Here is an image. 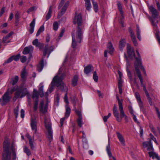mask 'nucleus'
Returning <instances> with one entry per match:
<instances>
[{
  "label": "nucleus",
  "mask_w": 160,
  "mask_h": 160,
  "mask_svg": "<svg viewBox=\"0 0 160 160\" xmlns=\"http://www.w3.org/2000/svg\"><path fill=\"white\" fill-rule=\"evenodd\" d=\"M127 53L129 57L131 59H133V58H135L136 60L134 64V66L136 73L140 81L141 86L143 87V90L145 92L146 96H148L149 95V94L146 88L145 85L143 83L142 77L139 69V68L142 69L144 74L146 75V73L145 69L142 65L140 54L139 52L137 50H136L138 57H135L133 48L131 47L130 45L128 43L127 44Z\"/></svg>",
  "instance_id": "f257e3e1"
},
{
  "label": "nucleus",
  "mask_w": 160,
  "mask_h": 160,
  "mask_svg": "<svg viewBox=\"0 0 160 160\" xmlns=\"http://www.w3.org/2000/svg\"><path fill=\"white\" fill-rule=\"evenodd\" d=\"M73 22L74 24H77L78 26L76 31H73L72 33V47L73 48H75L81 43L83 36L82 28L80 27L82 23L81 14L76 15L74 18Z\"/></svg>",
  "instance_id": "f03ea898"
},
{
  "label": "nucleus",
  "mask_w": 160,
  "mask_h": 160,
  "mask_svg": "<svg viewBox=\"0 0 160 160\" xmlns=\"http://www.w3.org/2000/svg\"><path fill=\"white\" fill-rule=\"evenodd\" d=\"M11 155L12 160H16V155L14 146L13 144L10 146L9 140L5 139L3 144L2 160H11Z\"/></svg>",
  "instance_id": "7ed1b4c3"
},
{
  "label": "nucleus",
  "mask_w": 160,
  "mask_h": 160,
  "mask_svg": "<svg viewBox=\"0 0 160 160\" xmlns=\"http://www.w3.org/2000/svg\"><path fill=\"white\" fill-rule=\"evenodd\" d=\"M116 98L118 102L119 106V109L120 112V118L119 117V113L117 110L116 105L115 104L114 105L113 111V114L114 117L117 120L118 122H121L122 120V118H124L125 121L127 122L128 121V117L126 115L123 110V108L122 106V99L120 100L119 98L118 95L117 94L116 95Z\"/></svg>",
  "instance_id": "20e7f679"
},
{
  "label": "nucleus",
  "mask_w": 160,
  "mask_h": 160,
  "mask_svg": "<svg viewBox=\"0 0 160 160\" xmlns=\"http://www.w3.org/2000/svg\"><path fill=\"white\" fill-rule=\"evenodd\" d=\"M62 69L60 68L57 75L55 76L53 78L51 83L52 86L48 89L50 93L53 90V87L55 84H57L58 87L61 86V88L62 89V88L64 87V84L62 82L64 77V75L62 74Z\"/></svg>",
  "instance_id": "39448f33"
},
{
  "label": "nucleus",
  "mask_w": 160,
  "mask_h": 160,
  "mask_svg": "<svg viewBox=\"0 0 160 160\" xmlns=\"http://www.w3.org/2000/svg\"><path fill=\"white\" fill-rule=\"evenodd\" d=\"M149 10L152 14V17L150 19L151 22L153 25L156 26V24L158 22L157 19L158 18V13L152 6L149 7Z\"/></svg>",
  "instance_id": "423d86ee"
},
{
  "label": "nucleus",
  "mask_w": 160,
  "mask_h": 160,
  "mask_svg": "<svg viewBox=\"0 0 160 160\" xmlns=\"http://www.w3.org/2000/svg\"><path fill=\"white\" fill-rule=\"evenodd\" d=\"M44 120L45 127L48 130L47 136L50 142H51L52 139V130L51 123L49 118H45Z\"/></svg>",
  "instance_id": "0eeeda50"
},
{
  "label": "nucleus",
  "mask_w": 160,
  "mask_h": 160,
  "mask_svg": "<svg viewBox=\"0 0 160 160\" xmlns=\"http://www.w3.org/2000/svg\"><path fill=\"white\" fill-rule=\"evenodd\" d=\"M64 2L65 0H61L59 4L58 7V9H60L63 5H64L63 6L60 12L58 14V18H59L60 17L62 16L65 12L69 5V2L68 1L66 2L65 3H64Z\"/></svg>",
  "instance_id": "6e6552de"
},
{
  "label": "nucleus",
  "mask_w": 160,
  "mask_h": 160,
  "mask_svg": "<svg viewBox=\"0 0 160 160\" xmlns=\"http://www.w3.org/2000/svg\"><path fill=\"white\" fill-rule=\"evenodd\" d=\"M65 109L66 112L64 117L61 118L60 120V123L61 127L62 126L65 120L67 118L70 116L71 110L70 107H69V106H68V105H66Z\"/></svg>",
  "instance_id": "1a4fd4ad"
},
{
  "label": "nucleus",
  "mask_w": 160,
  "mask_h": 160,
  "mask_svg": "<svg viewBox=\"0 0 160 160\" xmlns=\"http://www.w3.org/2000/svg\"><path fill=\"white\" fill-rule=\"evenodd\" d=\"M75 112L78 116V118L77 119V124L79 127H81L82 125L84 124L82 120L81 112V111L77 110L76 109H75Z\"/></svg>",
  "instance_id": "9d476101"
},
{
  "label": "nucleus",
  "mask_w": 160,
  "mask_h": 160,
  "mask_svg": "<svg viewBox=\"0 0 160 160\" xmlns=\"http://www.w3.org/2000/svg\"><path fill=\"white\" fill-rule=\"evenodd\" d=\"M31 125L32 130L34 131L36 133L37 129V125L36 116H33L32 117Z\"/></svg>",
  "instance_id": "9b49d317"
},
{
  "label": "nucleus",
  "mask_w": 160,
  "mask_h": 160,
  "mask_svg": "<svg viewBox=\"0 0 160 160\" xmlns=\"http://www.w3.org/2000/svg\"><path fill=\"white\" fill-rule=\"evenodd\" d=\"M117 5L121 16V17L120 18V23L122 27H124V22L122 19L124 18V16L123 14L121 3L119 2H118L117 3Z\"/></svg>",
  "instance_id": "f8f14e48"
},
{
  "label": "nucleus",
  "mask_w": 160,
  "mask_h": 160,
  "mask_svg": "<svg viewBox=\"0 0 160 160\" xmlns=\"http://www.w3.org/2000/svg\"><path fill=\"white\" fill-rule=\"evenodd\" d=\"M144 148H146L148 151H152L153 150L152 145L151 142V140L150 139L148 141L144 142L142 143Z\"/></svg>",
  "instance_id": "ddd939ff"
},
{
  "label": "nucleus",
  "mask_w": 160,
  "mask_h": 160,
  "mask_svg": "<svg viewBox=\"0 0 160 160\" xmlns=\"http://www.w3.org/2000/svg\"><path fill=\"white\" fill-rule=\"evenodd\" d=\"M54 48L53 46L48 47V45H46L43 51V56L45 57L47 54L48 53V57H49L50 53L54 49Z\"/></svg>",
  "instance_id": "4468645a"
},
{
  "label": "nucleus",
  "mask_w": 160,
  "mask_h": 160,
  "mask_svg": "<svg viewBox=\"0 0 160 160\" xmlns=\"http://www.w3.org/2000/svg\"><path fill=\"white\" fill-rule=\"evenodd\" d=\"M20 89L21 92V98L24 97L25 95L29 94V92L27 90V88L24 86V84H22L20 86Z\"/></svg>",
  "instance_id": "2eb2a0df"
},
{
  "label": "nucleus",
  "mask_w": 160,
  "mask_h": 160,
  "mask_svg": "<svg viewBox=\"0 0 160 160\" xmlns=\"http://www.w3.org/2000/svg\"><path fill=\"white\" fill-rule=\"evenodd\" d=\"M135 95L141 110L142 111H144V108L143 106V104L141 101L139 93L138 92H136L135 93Z\"/></svg>",
  "instance_id": "dca6fc26"
},
{
  "label": "nucleus",
  "mask_w": 160,
  "mask_h": 160,
  "mask_svg": "<svg viewBox=\"0 0 160 160\" xmlns=\"http://www.w3.org/2000/svg\"><path fill=\"white\" fill-rule=\"evenodd\" d=\"M44 101H42L40 102V111L43 114L45 113L47 111L48 104L47 103L44 107L43 106Z\"/></svg>",
  "instance_id": "f3484780"
},
{
  "label": "nucleus",
  "mask_w": 160,
  "mask_h": 160,
  "mask_svg": "<svg viewBox=\"0 0 160 160\" xmlns=\"http://www.w3.org/2000/svg\"><path fill=\"white\" fill-rule=\"evenodd\" d=\"M124 56L126 58V60L127 62V68H126V70L127 71L128 73V75L129 78L132 81V78L131 74V73L130 71L129 70L128 66H129V63L128 60V59L127 56L126 55V53L124 54Z\"/></svg>",
  "instance_id": "a211bd4d"
},
{
  "label": "nucleus",
  "mask_w": 160,
  "mask_h": 160,
  "mask_svg": "<svg viewBox=\"0 0 160 160\" xmlns=\"http://www.w3.org/2000/svg\"><path fill=\"white\" fill-rule=\"evenodd\" d=\"M10 98L9 94L7 92L4 94L2 98V101L1 104L3 105L9 101Z\"/></svg>",
  "instance_id": "6ab92c4d"
},
{
  "label": "nucleus",
  "mask_w": 160,
  "mask_h": 160,
  "mask_svg": "<svg viewBox=\"0 0 160 160\" xmlns=\"http://www.w3.org/2000/svg\"><path fill=\"white\" fill-rule=\"evenodd\" d=\"M33 50V48L32 46H29L25 47L22 52L24 54H27L29 53L32 52Z\"/></svg>",
  "instance_id": "aec40b11"
},
{
  "label": "nucleus",
  "mask_w": 160,
  "mask_h": 160,
  "mask_svg": "<svg viewBox=\"0 0 160 160\" xmlns=\"http://www.w3.org/2000/svg\"><path fill=\"white\" fill-rule=\"evenodd\" d=\"M13 32H10L7 35L3 37L2 38V42L3 43H8L10 42V41L9 39L10 38Z\"/></svg>",
  "instance_id": "412c9836"
},
{
  "label": "nucleus",
  "mask_w": 160,
  "mask_h": 160,
  "mask_svg": "<svg viewBox=\"0 0 160 160\" xmlns=\"http://www.w3.org/2000/svg\"><path fill=\"white\" fill-rule=\"evenodd\" d=\"M116 134L121 143L123 146L125 145V140L122 135L119 132H117Z\"/></svg>",
  "instance_id": "4be33fe9"
},
{
  "label": "nucleus",
  "mask_w": 160,
  "mask_h": 160,
  "mask_svg": "<svg viewBox=\"0 0 160 160\" xmlns=\"http://www.w3.org/2000/svg\"><path fill=\"white\" fill-rule=\"evenodd\" d=\"M32 43L33 45L35 46L36 47H39L40 49L42 48L44 45L43 43L39 42L38 39H35L32 42Z\"/></svg>",
  "instance_id": "5701e85b"
},
{
  "label": "nucleus",
  "mask_w": 160,
  "mask_h": 160,
  "mask_svg": "<svg viewBox=\"0 0 160 160\" xmlns=\"http://www.w3.org/2000/svg\"><path fill=\"white\" fill-rule=\"evenodd\" d=\"M149 155L150 157H152V159H156L158 160H160V158L158 154L155 152L152 151L149 152Z\"/></svg>",
  "instance_id": "b1692460"
},
{
  "label": "nucleus",
  "mask_w": 160,
  "mask_h": 160,
  "mask_svg": "<svg viewBox=\"0 0 160 160\" xmlns=\"http://www.w3.org/2000/svg\"><path fill=\"white\" fill-rule=\"evenodd\" d=\"M114 48L113 47L112 44L111 42H109L107 45V51L109 53L112 54L113 52Z\"/></svg>",
  "instance_id": "393cba45"
},
{
  "label": "nucleus",
  "mask_w": 160,
  "mask_h": 160,
  "mask_svg": "<svg viewBox=\"0 0 160 160\" xmlns=\"http://www.w3.org/2000/svg\"><path fill=\"white\" fill-rule=\"evenodd\" d=\"M35 23V19H34L30 24V28H29V31L31 34L32 33L34 32Z\"/></svg>",
  "instance_id": "a878e982"
},
{
  "label": "nucleus",
  "mask_w": 160,
  "mask_h": 160,
  "mask_svg": "<svg viewBox=\"0 0 160 160\" xmlns=\"http://www.w3.org/2000/svg\"><path fill=\"white\" fill-rule=\"evenodd\" d=\"M93 70V67L92 66H88L84 68V72L87 74H89Z\"/></svg>",
  "instance_id": "bb28decb"
},
{
  "label": "nucleus",
  "mask_w": 160,
  "mask_h": 160,
  "mask_svg": "<svg viewBox=\"0 0 160 160\" xmlns=\"http://www.w3.org/2000/svg\"><path fill=\"white\" fill-rule=\"evenodd\" d=\"M21 77L22 78L25 80L27 76L28 73L24 68L22 70L21 72Z\"/></svg>",
  "instance_id": "cd10ccee"
},
{
  "label": "nucleus",
  "mask_w": 160,
  "mask_h": 160,
  "mask_svg": "<svg viewBox=\"0 0 160 160\" xmlns=\"http://www.w3.org/2000/svg\"><path fill=\"white\" fill-rule=\"evenodd\" d=\"M126 41L124 39H121L119 42V48L121 50H122L125 46Z\"/></svg>",
  "instance_id": "c85d7f7f"
},
{
  "label": "nucleus",
  "mask_w": 160,
  "mask_h": 160,
  "mask_svg": "<svg viewBox=\"0 0 160 160\" xmlns=\"http://www.w3.org/2000/svg\"><path fill=\"white\" fill-rule=\"evenodd\" d=\"M65 88L64 90H66V92L65 94V96L64 98V102L67 104L66 105H68V104L69 103V101H68V98L67 96V92L68 91V89L64 85V87L63 88Z\"/></svg>",
  "instance_id": "c756f323"
},
{
  "label": "nucleus",
  "mask_w": 160,
  "mask_h": 160,
  "mask_svg": "<svg viewBox=\"0 0 160 160\" xmlns=\"http://www.w3.org/2000/svg\"><path fill=\"white\" fill-rule=\"evenodd\" d=\"M78 76L77 75L75 76L72 80V85L73 86L77 85V82L78 80Z\"/></svg>",
  "instance_id": "7c9ffc66"
},
{
  "label": "nucleus",
  "mask_w": 160,
  "mask_h": 160,
  "mask_svg": "<svg viewBox=\"0 0 160 160\" xmlns=\"http://www.w3.org/2000/svg\"><path fill=\"white\" fill-rule=\"evenodd\" d=\"M106 151L108 156L110 159H112V154L110 151V147L109 144H108L106 147Z\"/></svg>",
  "instance_id": "2f4dec72"
},
{
  "label": "nucleus",
  "mask_w": 160,
  "mask_h": 160,
  "mask_svg": "<svg viewBox=\"0 0 160 160\" xmlns=\"http://www.w3.org/2000/svg\"><path fill=\"white\" fill-rule=\"evenodd\" d=\"M39 93L38 91L35 89L33 90V93L32 96L33 99L36 98V100H38Z\"/></svg>",
  "instance_id": "473e14b6"
},
{
  "label": "nucleus",
  "mask_w": 160,
  "mask_h": 160,
  "mask_svg": "<svg viewBox=\"0 0 160 160\" xmlns=\"http://www.w3.org/2000/svg\"><path fill=\"white\" fill-rule=\"evenodd\" d=\"M23 151L24 152L26 153L28 156L31 155V151L28 148L27 146H25L24 147Z\"/></svg>",
  "instance_id": "72a5a7b5"
},
{
  "label": "nucleus",
  "mask_w": 160,
  "mask_h": 160,
  "mask_svg": "<svg viewBox=\"0 0 160 160\" xmlns=\"http://www.w3.org/2000/svg\"><path fill=\"white\" fill-rule=\"evenodd\" d=\"M44 66V62L43 61H41L40 64L37 66V69L38 71L41 72L42 69Z\"/></svg>",
  "instance_id": "f704fd0d"
},
{
  "label": "nucleus",
  "mask_w": 160,
  "mask_h": 160,
  "mask_svg": "<svg viewBox=\"0 0 160 160\" xmlns=\"http://www.w3.org/2000/svg\"><path fill=\"white\" fill-rule=\"evenodd\" d=\"M85 7L87 10L89 11L91 8V4L90 3V0L85 1Z\"/></svg>",
  "instance_id": "c9c22d12"
},
{
  "label": "nucleus",
  "mask_w": 160,
  "mask_h": 160,
  "mask_svg": "<svg viewBox=\"0 0 160 160\" xmlns=\"http://www.w3.org/2000/svg\"><path fill=\"white\" fill-rule=\"evenodd\" d=\"M52 13L51 6L49 8L48 12L46 16V19L47 20H48L51 17Z\"/></svg>",
  "instance_id": "e433bc0d"
},
{
  "label": "nucleus",
  "mask_w": 160,
  "mask_h": 160,
  "mask_svg": "<svg viewBox=\"0 0 160 160\" xmlns=\"http://www.w3.org/2000/svg\"><path fill=\"white\" fill-rule=\"evenodd\" d=\"M92 4L93 7L95 12H97L98 9V5L97 2H95L94 1L92 0Z\"/></svg>",
  "instance_id": "4c0bfd02"
},
{
  "label": "nucleus",
  "mask_w": 160,
  "mask_h": 160,
  "mask_svg": "<svg viewBox=\"0 0 160 160\" xmlns=\"http://www.w3.org/2000/svg\"><path fill=\"white\" fill-rule=\"evenodd\" d=\"M137 38L141 40L140 31L138 25L137 26Z\"/></svg>",
  "instance_id": "58836bf2"
},
{
  "label": "nucleus",
  "mask_w": 160,
  "mask_h": 160,
  "mask_svg": "<svg viewBox=\"0 0 160 160\" xmlns=\"http://www.w3.org/2000/svg\"><path fill=\"white\" fill-rule=\"evenodd\" d=\"M130 33L131 38L132 40L136 39L134 33L133 31L131 29H130L129 30Z\"/></svg>",
  "instance_id": "ea45409f"
},
{
  "label": "nucleus",
  "mask_w": 160,
  "mask_h": 160,
  "mask_svg": "<svg viewBox=\"0 0 160 160\" xmlns=\"http://www.w3.org/2000/svg\"><path fill=\"white\" fill-rule=\"evenodd\" d=\"M21 92L20 90V89L18 90H17L16 92L15 93V97H17V98H20L21 96Z\"/></svg>",
  "instance_id": "a19ab883"
},
{
  "label": "nucleus",
  "mask_w": 160,
  "mask_h": 160,
  "mask_svg": "<svg viewBox=\"0 0 160 160\" xmlns=\"http://www.w3.org/2000/svg\"><path fill=\"white\" fill-rule=\"evenodd\" d=\"M18 76H15L14 78L12 79V84L13 85L15 84L18 82Z\"/></svg>",
  "instance_id": "79ce46f5"
},
{
  "label": "nucleus",
  "mask_w": 160,
  "mask_h": 160,
  "mask_svg": "<svg viewBox=\"0 0 160 160\" xmlns=\"http://www.w3.org/2000/svg\"><path fill=\"white\" fill-rule=\"evenodd\" d=\"M53 29L55 31H57L58 28V24L57 22H54L53 25Z\"/></svg>",
  "instance_id": "37998d69"
},
{
  "label": "nucleus",
  "mask_w": 160,
  "mask_h": 160,
  "mask_svg": "<svg viewBox=\"0 0 160 160\" xmlns=\"http://www.w3.org/2000/svg\"><path fill=\"white\" fill-rule=\"evenodd\" d=\"M43 86H42L41 87H40L39 89V94L40 95L41 97H42L44 95V93L43 92Z\"/></svg>",
  "instance_id": "c03bdc74"
},
{
  "label": "nucleus",
  "mask_w": 160,
  "mask_h": 160,
  "mask_svg": "<svg viewBox=\"0 0 160 160\" xmlns=\"http://www.w3.org/2000/svg\"><path fill=\"white\" fill-rule=\"evenodd\" d=\"M16 90L15 87H13L12 88H11L9 89L8 91L7 92L9 94L12 93L14 91Z\"/></svg>",
  "instance_id": "a18cd8bd"
},
{
  "label": "nucleus",
  "mask_w": 160,
  "mask_h": 160,
  "mask_svg": "<svg viewBox=\"0 0 160 160\" xmlns=\"http://www.w3.org/2000/svg\"><path fill=\"white\" fill-rule=\"evenodd\" d=\"M12 57L13 58V60L17 61L19 60L20 57V54H18L15 56H13Z\"/></svg>",
  "instance_id": "49530a36"
},
{
  "label": "nucleus",
  "mask_w": 160,
  "mask_h": 160,
  "mask_svg": "<svg viewBox=\"0 0 160 160\" xmlns=\"http://www.w3.org/2000/svg\"><path fill=\"white\" fill-rule=\"evenodd\" d=\"M19 110V107L18 106L16 107L14 110V113L15 115V117L17 118L18 115V112Z\"/></svg>",
  "instance_id": "de8ad7c7"
},
{
  "label": "nucleus",
  "mask_w": 160,
  "mask_h": 160,
  "mask_svg": "<svg viewBox=\"0 0 160 160\" xmlns=\"http://www.w3.org/2000/svg\"><path fill=\"white\" fill-rule=\"evenodd\" d=\"M93 79L95 82H97L98 81V77L97 75V73L96 71H95L94 72L93 74Z\"/></svg>",
  "instance_id": "09e8293b"
},
{
  "label": "nucleus",
  "mask_w": 160,
  "mask_h": 160,
  "mask_svg": "<svg viewBox=\"0 0 160 160\" xmlns=\"http://www.w3.org/2000/svg\"><path fill=\"white\" fill-rule=\"evenodd\" d=\"M111 114L109 113L108 116H104L103 118V121L104 122H106L108 119L111 116Z\"/></svg>",
  "instance_id": "8fccbe9b"
},
{
  "label": "nucleus",
  "mask_w": 160,
  "mask_h": 160,
  "mask_svg": "<svg viewBox=\"0 0 160 160\" xmlns=\"http://www.w3.org/2000/svg\"><path fill=\"white\" fill-rule=\"evenodd\" d=\"M27 59V58L26 56H22L20 58V60L22 63H24L26 61Z\"/></svg>",
  "instance_id": "3c124183"
},
{
  "label": "nucleus",
  "mask_w": 160,
  "mask_h": 160,
  "mask_svg": "<svg viewBox=\"0 0 160 160\" xmlns=\"http://www.w3.org/2000/svg\"><path fill=\"white\" fill-rule=\"evenodd\" d=\"M36 9V8L34 6L30 8L27 11V12L28 13H29L30 12H32Z\"/></svg>",
  "instance_id": "603ef678"
},
{
  "label": "nucleus",
  "mask_w": 160,
  "mask_h": 160,
  "mask_svg": "<svg viewBox=\"0 0 160 160\" xmlns=\"http://www.w3.org/2000/svg\"><path fill=\"white\" fill-rule=\"evenodd\" d=\"M38 100H35L34 106V109L36 110L38 108Z\"/></svg>",
  "instance_id": "864d4df0"
},
{
  "label": "nucleus",
  "mask_w": 160,
  "mask_h": 160,
  "mask_svg": "<svg viewBox=\"0 0 160 160\" xmlns=\"http://www.w3.org/2000/svg\"><path fill=\"white\" fill-rule=\"evenodd\" d=\"M16 21H18L20 18V13L18 12H17L15 15Z\"/></svg>",
  "instance_id": "5fc2aeb1"
},
{
  "label": "nucleus",
  "mask_w": 160,
  "mask_h": 160,
  "mask_svg": "<svg viewBox=\"0 0 160 160\" xmlns=\"http://www.w3.org/2000/svg\"><path fill=\"white\" fill-rule=\"evenodd\" d=\"M128 109H129V111L130 112V113L132 115L134 114V112H133L132 108L131 106L129 105L128 106Z\"/></svg>",
  "instance_id": "6e6d98bb"
},
{
  "label": "nucleus",
  "mask_w": 160,
  "mask_h": 160,
  "mask_svg": "<svg viewBox=\"0 0 160 160\" xmlns=\"http://www.w3.org/2000/svg\"><path fill=\"white\" fill-rule=\"evenodd\" d=\"M147 97L149 104L151 106H152V99L150 97L149 95L148 96H147Z\"/></svg>",
  "instance_id": "4d7b16f0"
},
{
  "label": "nucleus",
  "mask_w": 160,
  "mask_h": 160,
  "mask_svg": "<svg viewBox=\"0 0 160 160\" xmlns=\"http://www.w3.org/2000/svg\"><path fill=\"white\" fill-rule=\"evenodd\" d=\"M29 142L31 149L33 150L34 148V147L33 143V140L30 141Z\"/></svg>",
  "instance_id": "13d9d810"
},
{
  "label": "nucleus",
  "mask_w": 160,
  "mask_h": 160,
  "mask_svg": "<svg viewBox=\"0 0 160 160\" xmlns=\"http://www.w3.org/2000/svg\"><path fill=\"white\" fill-rule=\"evenodd\" d=\"M122 79H119L118 81V87H122Z\"/></svg>",
  "instance_id": "bf43d9fd"
},
{
  "label": "nucleus",
  "mask_w": 160,
  "mask_h": 160,
  "mask_svg": "<svg viewBox=\"0 0 160 160\" xmlns=\"http://www.w3.org/2000/svg\"><path fill=\"white\" fill-rule=\"evenodd\" d=\"M24 110L22 109L21 110V117L22 118H23L24 117Z\"/></svg>",
  "instance_id": "052dcab7"
},
{
  "label": "nucleus",
  "mask_w": 160,
  "mask_h": 160,
  "mask_svg": "<svg viewBox=\"0 0 160 160\" xmlns=\"http://www.w3.org/2000/svg\"><path fill=\"white\" fill-rule=\"evenodd\" d=\"M150 135H151V139L153 140L156 144H158L156 138H154V137L151 134H150Z\"/></svg>",
  "instance_id": "680f3d73"
},
{
  "label": "nucleus",
  "mask_w": 160,
  "mask_h": 160,
  "mask_svg": "<svg viewBox=\"0 0 160 160\" xmlns=\"http://www.w3.org/2000/svg\"><path fill=\"white\" fill-rule=\"evenodd\" d=\"M132 116H133V119L134 121L137 124H138L139 122L138 121L136 116L134 114L132 115Z\"/></svg>",
  "instance_id": "e2e57ef3"
},
{
  "label": "nucleus",
  "mask_w": 160,
  "mask_h": 160,
  "mask_svg": "<svg viewBox=\"0 0 160 160\" xmlns=\"http://www.w3.org/2000/svg\"><path fill=\"white\" fill-rule=\"evenodd\" d=\"M13 60V58H12V57H11L9 58H8L7 61H6L5 63H8L11 62Z\"/></svg>",
  "instance_id": "0e129e2a"
},
{
  "label": "nucleus",
  "mask_w": 160,
  "mask_h": 160,
  "mask_svg": "<svg viewBox=\"0 0 160 160\" xmlns=\"http://www.w3.org/2000/svg\"><path fill=\"white\" fill-rule=\"evenodd\" d=\"M78 100V98L76 97H74L73 98L72 100V101L73 103L74 106L75 105L76 101H77Z\"/></svg>",
  "instance_id": "69168bd1"
},
{
  "label": "nucleus",
  "mask_w": 160,
  "mask_h": 160,
  "mask_svg": "<svg viewBox=\"0 0 160 160\" xmlns=\"http://www.w3.org/2000/svg\"><path fill=\"white\" fill-rule=\"evenodd\" d=\"M5 12V8L3 7L1 9L0 12V17H1Z\"/></svg>",
  "instance_id": "338daca9"
},
{
  "label": "nucleus",
  "mask_w": 160,
  "mask_h": 160,
  "mask_svg": "<svg viewBox=\"0 0 160 160\" xmlns=\"http://www.w3.org/2000/svg\"><path fill=\"white\" fill-rule=\"evenodd\" d=\"M44 26L42 25L41 26L40 28H39V31H41V32H42L43 31H44Z\"/></svg>",
  "instance_id": "774afa93"
}]
</instances>
